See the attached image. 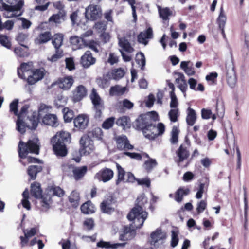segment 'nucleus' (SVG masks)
Segmentation results:
<instances>
[{"label": "nucleus", "instance_id": "obj_1", "mask_svg": "<svg viewBox=\"0 0 249 249\" xmlns=\"http://www.w3.org/2000/svg\"><path fill=\"white\" fill-rule=\"evenodd\" d=\"M147 216L148 213L145 211H143L142 208L134 207L127 215L128 220L133 221V223L129 226H125L124 228L123 233L120 235V239L128 240L134 237L135 230L142 227Z\"/></svg>", "mask_w": 249, "mask_h": 249}, {"label": "nucleus", "instance_id": "obj_2", "mask_svg": "<svg viewBox=\"0 0 249 249\" xmlns=\"http://www.w3.org/2000/svg\"><path fill=\"white\" fill-rule=\"evenodd\" d=\"M31 193L32 196L36 198H39L41 196L42 206L47 209L52 202L53 196L62 197L65 192L60 187L53 185L49 186L46 189L45 193L42 196V190L40 184L34 182L31 185Z\"/></svg>", "mask_w": 249, "mask_h": 249}, {"label": "nucleus", "instance_id": "obj_3", "mask_svg": "<svg viewBox=\"0 0 249 249\" xmlns=\"http://www.w3.org/2000/svg\"><path fill=\"white\" fill-rule=\"evenodd\" d=\"M71 142V135L68 132L61 131L58 132L51 139L55 154L61 157L65 156L67 154L66 144Z\"/></svg>", "mask_w": 249, "mask_h": 249}, {"label": "nucleus", "instance_id": "obj_4", "mask_svg": "<svg viewBox=\"0 0 249 249\" xmlns=\"http://www.w3.org/2000/svg\"><path fill=\"white\" fill-rule=\"evenodd\" d=\"M47 107L45 105H41L38 109V113L33 112L32 117L29 119V123H25L24 121V119H18L16 122V129L20 133L23 134L26 130V128L28 127L30 129H35L38 124V117H41L43 115V113L46 112Z\"/></svg>", "mask_w": 249, "mask_h": 249}, {"label": "nucleus", "instance_id": "obj_5", "mask_svg": "<svg viewBox=\"0 0 249 249\" xmlns=\"http://www.w3.org/2000/svg\"><path fill=\"white\" fill-rule=\"evenodd\" d=\"M24 4L22 0L17 2V0H0V9L4 10L3 16L6 18L20 16V11Z\"/></svg>", "mask_w": 249, "mask_h": 249}, {"label": "nucleus", "instance_id": "obj_6", "mask_svg": "<svg viewBox=\"0 0 249 249\" xmlns=\"http://www.w3.org/2000/svg\"><path fill=\"white\" fill-rule=\"evenodd\" d=\"M39 150V143L37 138L29 140L27 143L20 141L18 144V153L21 158H25L29 153L38 154Z\"/></svg>", "mask_w": 249, "mask_h": 249}, {"label": "nucleus", "instance_id": "obj_7", "mask_svg": "<svg viewBox=\"0 0 249 249\" xmlns=\"http://www.w3.org/2000/svg\"><path fill=\"white\" fill-rule=\"evenodd\" d=\"M165 131V126L163 124L159 123L157 126L148 124L143 129L142 132L146 138L153 140L159 135L163 134Z\"/></svg>", "mask_w": 249, "mask_h": 249}, {"label": "nucleus", "instance_id": "obj_8", "mask_svg": "<svg viewBox=\"0 0 249 249\" xmlns=\"http://www.w3.org/2000/svg\"><path fill=\"white\" fill-rule=\"evenodd\" d=\"M81 155H87L92 153L94 150L93 141L87 136H83L80 141Z\"/></svg>", "mask_w": 249, "mask_h": 249}, {"label": "nucleus", "instance_id": "obj_9", "mask_svg": "<svg viewBox=\"0 0 249 249\" xmlns=\"http://www.w3.org/2000/svg\"><path fill=\"white\" fill-rule=\"evenodd\" d=\"M101 16L102 10L99 5L91 4L86 9L85 17L89 20H96Z\"/></svg>", "mask_w": 249, "mask_h": 249}, {"label": "nucleus", "instance_id": "obj_10", "mask_svg": "<svg viewBox=\"0 0 249 249\" xmlns=\"http://www.w3.org/2000/svg\"><path fill=\"white\" fill-rule=\"evenodd\" d=\"M113 175L114 173L112 170L105 168L97 172L94 176V178L99 181L107 182L112 178Z\"/></svg>", "mask_w": 249, "mask_h": 249}, {"label": "nucleus", "instance_id": "obj_11", "mask_svg": "<svg viewBox=\"0 0 249 249\" xmlns=\"http://www.w3.org/2000/svg\"><path fill=\"white\" fill-rule=\"evenodd\" d=\"M45 71L43 68L33 70L31 74L28 76L27 82L30 85H34L43 79Z\"/></svg>", "mask_w": 249, "mask_h": 249}, {"label": "nucleus", "instance_id": "obj_12", "mask_svg": "<svg viewBox=\"0 0 249 249\" xmlns=\"http://www.w3.org/2000/svg\"><path fill=\"white\" fill-rule=\"evenodd\" d=\"M47 107L46 112L43 113V115L41 117H38V120L42 118V123L46 125L56 127L58 125V121L57 116L54 114H47L48 111V107Z\"/></svg>", "mask_w": 249, "mask_h": 249}, {"label": "nucleus", "instance_id": "obj_13", "mask_svg": "<svg viewBox=\"0 0 249 249\" xmlns=\"http://www.w3.org/2000/svg\"><path fill=\"white\" fill-rule=\"evenodd\" d=\"M87 95V89L83 85L77 86L72 91V99L73 102H77L81 101Z\"/></svg>", "mask_w": 249, "mask_h": 249}, {"label": "nucleus", "instance_id": "obj_14", "mask_svg": "<svg viewBox=\"0 0 249 249\" xmlns=\"http://www.w3.org/2000/svg\"><path fill=\"white\" fill-rule=\"evenodd\" d=\"M89 118L86 114H80L74 119V126L79 130L85 129L88 125Z\"/></svg>", "mask_w": 249, "mask_h": 249}, {"label": "nucleus", "instance_id": "obj_15", "mask_svg": "<svg viewBox=\"0 0 249 249\" xmlns=\"http://www.w3.org/2000/svg\"><path fill=\"white\" fill-rule=\"evenodd\" d=\"M166 237V232L162 231L160 229H157L151 233V244L155 245L157 243H162Z\"/></svg>", "mask_w": 249, "mask_h": 249}, {"label": "nucleus", "instance_id": "obj_16", "mask_svg": "<svg viewBox=\"0 0 249 249\" xmlns=\"http://www.w3.org/2000/svg\"><path fill=\"white\" fill-rule=\"evenodd\" d=\"M115 140L117 148L120 150L131 149L133 146L129 143L127 137L124 135L116 136Z\"/></svg>", "mask_w": 249, "mask_h": 249}, {"label": "nucleus", "instance_id": "obj_17", "mask_svg": "<svg viewBox=\"0 0 249 249\" xmlns=\"http://www.w3.org/2000/svg\"><path fill=\"white\" fill-rule=\"evenodd\" d=\"M74 80L72 76H69L60 78L57 81L59 87L63 90H69L72 86Z\"/></svg>", "mask_w": 249, "mask_h": 249}, {"label": "nucleus", "instance_id": "obj_18", "mask_svg": "<svg viewBox=\"0 0 249 249\" xmlns=\"http://www.w3.org/2000/svg\"><path fill=\"white\" fill-rule=\"evenodd\" d=\"M94 58L90 51H86L81 57V63L84 68H88L95 63Z\"/></svg>", "mask_w": 249, "mask_h": 249}, {"label": "nucleus", "instance_id": "obj_19", "mask_svg": "<svg viewBox=\"0 0 249 249\" xmlns=\"http://www.w3.org/2000/svg\"><path fill=\"white\" fill-rule=\"evenodd\" d=\"M33 68L32 62L23 63L21 64L20 67L18 69V74L21 79H26L27 73L30 71Z\"/></svg>", "mask_w": 249, "mask_h": 249}, {"label": "nucleus", "instance_id": "obj_20", "mask_svg": "<svg viewBox=\"0 0 249 249\" xmlns=\"http://www.w3.org/2000/svg\"><path fill=\"white\" fill-rule=\"evenodd\" d=\"M153 37V31L151 28L149 27L145 31L142 32L138 36V41L142 44L146 45L148 39Z\"/></svg>", "mask_w": 249, "mask_h": 249}, {"label": "nucleus", "instance_id": "obj_21", "mask_svg": "<svg viewBox=\"0 0 249 249\" xmlns=\"http://www.w3.org/2000/svg\"><path fill=\"white\" fill-rule=\"evenodd\" d=\"M177 77H176V82L178 84V86L180 90L184 94V96H186L185 92L187 89V85L185 80V76L183 74L178 72L176 73Z\"/></svg>", "mask_w": 249, "mask_h": 249}, {"label": "nucleus", "instance_id": "obj_22", "mask_svg": "<svg viewBox=\"0 0 249 249\" xmlns=\"http://www.w3.org/2000/svg\"><path fill=\"white\" fill-rule=\"evenodd\" d=\"M70 42L73 50L81 49L86 47L85 39H82V38L77 36H71L70 38Z\"/></svg>", "mask_w": 249, "mask_h": 249}, {"label": "nucleus", "instance_id": "obj_23", "mask_svg": "<svg viewBox=\"0 0 249 249\" xmlns=\"http://www.w3.org/2000/svg\"><path fill=\"white\" fill-rule=\"evenodd\" d=\"M118 44L121 48L120 50H122L123 52H125L128 53H131L134 51L129 41L125 38H119Z\"/></svg>", "mask_w": 249, "mask_h": 249}, {"label": "nucleus", "instance_id": "obj_24", "mask_svg": "<svg viewBox=\"0 0 249 249\" xmlns=\"http://www.w3.org/2000/svg\"><path fill=\"white\" fill-rule=\"evenodd\" d=\"M69 169L72 171L74 178L77 180L83 177L87 171L86 166L74 167L71 165L69 166Z\"/></svg>", "mask_w": 249, "mask_h": 249}, {"label": "nucleus", "instance_id": "obj_25", "mask_svg": "<svg viewBox=\"0 0 249 249\" xmlns=\"http://www.w3.org/2000/svg\"><path fill=\"white\" fill-rule=\"evenodd\" d=\"M66 18V12L65 11H61L59 12L57 14L53 15L49 18L50 22H53L55 24H60L63 22Z\"/></svg>", "mask_w": 249, "mask_h": 249}, {"label": "nucleus", "instance_id": "obj_26", "mask_svg": "<svg viewBox=\"0 0 249 249\" xmlns=\"http://www.w3.org/2000/svg\"><path fill=\"white\" fill-rule=\"evenodd\" d=\"M101 209L104 213H111L114 211V208L112 206V200L111 199L103 201L101 204Z\"/></svg>", "mask_w": 249, "mask_h": 249}, {"label": "nucleus", "instance_id": "obj_27", "mask_svg": "<svg viewBox=\"0 0 249 249\" xmlns=\"http://www.w3.org/2000/svg\"><path fill=\"white\" fill-rule=\"evenodd\" d=\"M192 64L191 61H182L180 63V68L184 70L188 75L191 76L195 74V71L192 67Z\"/></svg>", "mask_w": 249, "mask_h": 249}, {"label": "nucleus", "instance_id": "obj_28", "mask_svg": "<svg viewBox=\"0 0 249 249\" xmlns=\"http://www.w3.org/2000/svg\"><path fill=\"white\" fill-rule=\"evenodd\" d=\"M81 212L85 214H91L95 212V208L91 201H88L81 207Z\"/></svg>", "mask_w": 249, "mask_h": 249}, {"label": "nucleus", "instance_id": "obj_29", "mask_svg": "<svg viewBox=\"0 0 249 249\" xmlns=\"http://www.w3.org/2000/svg\"><path fill=\"white\" fill-rule=\"evenodd\" d=\"M52 37V35L49 32H45L41 33L35 40L36 44H43L49 41Z\"/></svg>", "mask_w": 249, "mask_h": 249}, {"label": "nucleus", "instance_id": "obj_30", "mask_svg": "<svg viewBox=\"0 0 249 249\" xmlns=\"http://www.w3.org/2000/svg\"><path fill=\"white\" fill-rule=\"evenodd\" d=\"M69 200L71 205L77 207L79 205V193L76 191H72L69 196Z\"/></svg>", "mask_w": 249, "mask_h": 249}, {"label": "nucleus", "instance_id": "obj_31", "mask_svg": "<svg viewBox=\"0 0 249 249\" xmlns=\"http://www.w3.org/2000/svg\"><path fill=\"white\" fill-rule=\"evenodd\" d=\"M90 98L94 105V107L104 106L102 100L97 93L96 91L94 89L92 90Z\"/></svg>", "mask_w": 249, "mask_h": 249}, {"label": "nucleus", "instance_id": "obj_32", "mask_svg": "<svg viewBox=\"0 0 249 249\" xmlns=\"http://www.w3.org/2000/svg\"><path fill=\"white\" fill-rule=\"evenodd\" d=\"M42 167L40 165H32L29 167L28 169V174L30 177L31 179H35L36 174L42 170Z\"/></svg>", "mask_w": 249, "mask_h": 249}, {"label": "nucleus", "instance_id": "obj_33", "mask_svg": "<svg viewBox=\"0 0 249 249\" xmlns=\"http://www.w3.org/2000/svg\"><path fill=\"white\" fill-rule=\"evenodd\" d=\"M216 112L218 117L222 118L224 116L225 113V105L222 99H218L217 100Z\"/></svg>", "mask_w": 249, "mask_h": 249}, {"label": "nucleus", "instance_id": "obj_34", "mask_svg": "<svg viewBox=\"0 0 249 249\" xmlns=\"http://www.w3.org/2000/svg\"><path fill=\"white\" fill-rule=\"evenodd\" d=\"M196 119V113L195 111L191 108L187 109V116L186 117V122L187 124L192 126L195 124Z\"/></svg>", "mask_w": 249, "mask_h": 249}, {"label": "nucleus", "instance_id": "obj_35", "mask_svg": "<svg viewBox=\"0 0 249 249\" xmlns=\"http://www.w3.org/2000/svg\"><path fill=\"white\" fill-rule=\"evenodd\" d=\"M116 124L121 126L123 129H126L130 127V119L127 116H123L120 117L116 121Z\"/></svg>", "mask_w": 249, "mask_h": 249}, {"label": "nucleus", "instance_id": "obj_36", "mask_svg": "<svg viewBox=\"0 0 249 249\" xmlns=\"http://www.w3.org/2000/svg\"><path fill=\"white\" fill-rule=\"evenodd\" d=\"M177 155L179 159L178 161L181 162L187 158L189 152L185 146L181 145L177 151Z\"/></svg>", "mask_w": 249, "mask_h": 249}, {"label": "nucleus", "instance_id": "obj_37", "mask_svg": "<svg viewBox=\"0 0 249 249\" xmlns=\"http://www.w3.org/2000/svg\"><path fill=\"white\" fill-rule=\"evenodd\" d=\"M63 40V35L58 33L53 37L52 43L56 49H59L62 46Z\"/></svg>", "mask_w": 249, "mask_h": 249}, {"label": "nucleus", "instance_id": "obj_38", "mask_svg": "<svg viewBox=\"0 0 249 249\" xmlns=\"http://www.w3.org/2000/svg\"><path fill=\"white\" fill-rule=\"evenodd\" d=\"M227 20V17L225 14L223 8L221 7L220 13L217 18V23L218 25L219 28H223L225 27Z\"/></svg>", "mask_w": 249, "mask_h": 249}, {"label": "nucleus", "instance_id": "obj_39", "mask_svg": "<svg viewBox=\"0 0 249 249\" xmlns=\"http://www.w3.org/2000/svg\"><path fill=\"white\" fill-rule=\"evenodd\" d=\"M190 190L188 188H179L176 193L175 200L178 202H181L184 196L189 194Z\"/></svg>", "mask_w": 249, "mask_h": 249}, {"label": "nucleus", "instance_id": "obj_40", "mask_svg": "<svg viewBox=\"0 0 249 249\" xmlns=\"http://www.w3.org/2000/svg\"><path fill=\"white\" fill-rule=\"evenodd\" d=\"M28 37V35L27 34L20 33L16 36V40L21 46L27 49L28 46L25 44L27 42Z\"/></svg>", "mask_w": 249, "mask_h": 249}, {"label": "nucleus", "instance_id": "obj_41", "mask_svg": "<svg viewBox=\"0 0 249 249\" xmlns=\"http://www.w3.org/2000/svg\"><path fill=\"white\" fill-rule=\"evenodd\" d=\"M125 91V87H122L120 86L116 85L112 87L109 90V94L111 96L122 95L124 93Z\"/></svg>", "mask_w": 249, "mask_h": 249}, {"label": "nucleus", "instance_id": "obj_42", "mask_svg": "<svg viewBox=\"0 0 249 249\" xmlns=\"http://www.w3.org/2000/svg\"><path fill=\"white\" fill-rule=\"evenodd\" d=\"M124 244L116 243L111 244L110 242L100 241L97 243V246L106 249H116L119 246H123Z\"/></svg>", "mask_w": 249, "mask_h": 249}, {"label": "nucleus", "instance_id": "obj_43", "mask_svg": "<svg viewBox=\"0 0 249 249\" xmlns=\"http://www.w3.org/2000/svg\"><path fill=\"white\" fill-rule=\"evenodd\" d=\"M158 10L160 17L163 20H167L172 14V12L168 8H161L159 6Z\"/></svg>", "mask_w": 249, "mask_h": 249}, {"label": "nucleus", "instance_id": "obj_44", "mask_svg": "<svg viewBox=\"0 0 249 249\" xmlns=\"http://www.w3.org/2000/svg\"><path fill=\"white\" fill-rule=\"evenodd\" d=\"M136 61L141 69L143 70L145 66L146 60L144 55L142 53L140 52L137 54Z\"/></svg>", "mask_w": 249, "mask_h": 249}, {"label": "nucleus", "instance_id": "obj_45", "mask_svg": "<svg viewBox=\"0 0 249 249\" xmlns=\"http://www.w3.org/2000/svg\"><path fill=\"white\" fill-rule=\"evenodd\" d=\"M178 231L177 229H173L171 231V245L172 247H175L178 243Z\"/></svg>", "mask_w": 249, "mask_h": 249}, {"label": "nucleus", "instance_id": "obj_46", "mask_svg": "<svg viewBox=\"0 0 249 249\" xmlns=\"http://www.w3.org/2000/svg\"><path fill=\"white\" fill-rule=\"evenodd\" d=\"M117 168L118 170V178L116 180V184H118L121 181H125L126 173L119 164H117Z\"/></svg>", "mask_w": 249, "mask_h": 249}, {"label": "nucleus", "instance_id": "obj_47", "mask_svg": "<svg viewBox=\"0 0 249 249\" xmlns=\"http://www.w3.org/2000/svg\"><path fill=\"white\" fill-rule=\"evenodd\" d=\"M201 116L204 119H209L212 118L213 120H215L217 117L216 114H213L211 110L205 108L201 110Z\"/></svg>", "mask_w": 249, "mask_h": 249}, {"label": "nucleus", "instance_id": "obj_48", "mask_svg": "<svg viewBox=\"0 0 249 249\" xmlns=\"http://www.w3.org/2000/svg\"><path fill=\"white\" fill-rule=\"evenodd\" d=\"M63 112L64 119L66 122H71L74 117L73 111L68 108H64Z\"/></svg>", "mask_w": 249, "mask_h": 249}, {"label": "nucleus", "instance_id": "obj_49", "mask_svg": "<svg viewBox=\"0 0 249 249\" xmlns=\"http://www.w3.org/2000/svg\"><path fill=\"white\" fill-rule=\"evenodd\" d=\"M22 196L23 199L22 200V204L23 207L26 208L27 210H30V203L28 200L29 199V192L28 190H25Z\"/></svg>", "mask_w": 249, "mask_h": 249}, {"label": "nucleus", "instance_id": "obj_50", "mask_svg": "<svg viewBox=\"0 0 249 249\" xmlns=\"http://www.w3.org/2000/svg\"><path fill=\"white\" fill-rule=\"evenodd\" d=\"M46 0H36V2L39 4V5L36 6L35 7V9L40 11H44L47 9L50 2H47L44 5H41L43 4Z\"/></svg>", "mask_w": 249, "mask_h": 249}, {"label": "nucleus", "instance_id": "obj_51", "mask_svg": "<svg viewBox=\"0 0 249 249\" xmlns=\"http://www.w3.org/2000/svg\"><path fill=\"white\" fill-rule=\"evenodd\" d=\"M107 28V23L105 21H99L94 25V29L99 33H102L105 32Z\"/></svg>", "mask_w": 249, "mask_h": 249}, {"label": "nucleus", "instance_id": "obj_52", "mask_svg": "<svg viewBox=\"0 0 249 249\" xmlns=\"http://www.w3.org/2000/svg\"><path fill=\"white\" fill-rule=\"evenodd\" d=\"M147 202V199L144 194H141L138 196L137 199V204L135 207H141L143 211H144L142 208L143 206Z\"/></svg>", "mask_w": 249, "mask_h": 249}, {"label": "nucleus", "instance_id": "obj_53", "mask_svg": "<svg viewBox=\"0 0 249 249\" xmlns=\"http://www.w3.org/2000/svg\"><path fill=\"white\" fill-rule=\"evenodd\" d=\"M124 70L121 68L114 70L111 72L112 78L115 80L119 79L124 76Z\"/></svg>", "mask_w": 249, "mask_h": 249}, {"label": "nucleus", "instance_id": "obj_54", "mask_svg": "<svg viewBox=\"0 0 249 249\" xmlns=\"http://www.w3.org/2000/svg\"><path fill=\"white\" fill-rule=\"evenodd\" d=\"M134 126L138 129H142L147 126L142 117H139L134 123Z\"/></svg>", "mask_w": 249, "mask_h": 249}, {"label": "nucleus", "instance_id": "obj_55", "mask_svg": "<svg viewBox=\"0 0 249 249\" xmlns=\"http://www.w3.org/2000/svg\"><path fill=\"white\" fill-rule=\"evenodd\" d=\"M63 56L62 50L57 49H56V53L50 57H48V60L52 62H56L58 59H60Z\"/></svg>", "mask_w": 249, "mask_h": 249}, {"label": "nucleus", "instance_id": "obj_56", "mask_svg": "<svg viewBox=\"0 0 249 249\" xmlns=\"http://www.w3.org/2000/svg\"><path fill=\"white\" fill-rule=\"evenodd\" d=\"M115 122L114 117H110L106 119L102 124V127L106 129H108L112 127Z\"/></svg>", "mask_w": 249, "mask_h": 249}, {"label": "nucleus", "instance_id": "obj_57", "mask_svg": "<svg viewBox=\"0 0 249 249\" xmlns=\"http://www.w3.org/2000/svg\"><path fill=\"white\" fill-rule=\"evenodd\" d=\"M178 133L179 130L178 129V127L175 126H173L171 132V143L175 144L178 142Z\"/></svg>", "mask_w": 249, "mask_h": 249}, {"label": "nucleus", "instance_id": "obj_58", "mask_svg": "<svg viewBox=\"0 0 249 249\" xmlns=\"http://www.w3.org/2000/svg\"><path fill=\"white\" fill-rule=\"evenodd\" d=\"M170 96L171 98V102L170 103V107L172 108V109L177 108L178 102L175 92L173 91H170Z\"/></svg>", "mask_w": 249, "mask_h": 249}, {"label": "nucleus", "instance_id": "obj_59", "mask_svg": "<svg viewBox=\"0 0 249 249\" xmlns=\"http://www.w3.org/2000/svg\"><path fill=\"white\" fill-rule=\"evenodd\" d=\"M178 108L171 109L168 113V116L172 122H176L178 120Z\"/></svg>", "mask_w": 249, "mask_h": 249}, {"label": "nucleus", "instance_id": "obj_60", "mask_svg": "<svg viewBox=\"0 0 249 249\" xmlns=\"http://www.w3.org/2000/svg\"><path fill=\"white\" fill-rule=\"evenodd\" d=\"M207 207V202L205 200L198 201L196 205V211L198 214L202 213Z\"/></svg>", "mask_w": 249, "mask_h": 249}, {"label": "nucleus", "instance_id": "obj_61", "mask_svg": "<svg viewBox=\"0 0 249 249\" xmlns=\"http://www.w3.org/2000/svg\"><path fill=\"white\" fill-rule=\"evenodd\" d=\"M157 162L155 159H150L144 163V168L147 171H150L157 165Z\"/></svg>", "mask_w": 249, "mask_h": 249}, {"label": "nucleus", "instance_id": "obj_62", "mask_svg": "<svg viewBox=\"0 0 249 249\" xmlns=\"http://www.w3.org/2000/svg\"><path fill=\"white\" fill-rule=\"evenodd\" d=\"M0 43L4 47L9 49L11 47V44L8 37L3 35H0Z\"/></svg>", "mask_w": 249, "mask_h": 249}, {"label": "nucleus", "instance_id": "obj_63", "mask_svg": "<svg viewBox=\"0 0 249 249\" xmlns=\"http://www.w3.org/2000/svg\"><path fill=\"white\" fill-rule=\"evenodd\" d=\"M118 56L114 53H109L107 62L112 65L118 62Z\"/></svg>", "mask_w": 249, "mask_h": 249}, {"label": "nucleus", "instance_id": "obj_64", "mask_svg": "<svg viewBox=\"0 0 249 249\" xmlns=\"http://www.w3.org/2000/svg\"><path fill=\"white\" fill-rule=\"evenodd\" d=\"M92 135L93 137L96 138L98 140H100L103 137L102 130L99 127L95 128L92 131Z\"/></svg>", "mask_w": 249, "mask_h": 249}]
</instances>
